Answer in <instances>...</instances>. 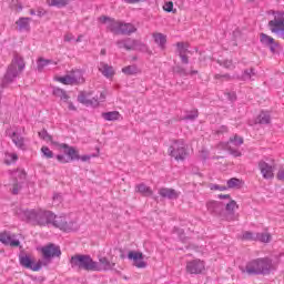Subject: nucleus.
Returning a JSON list of instances; mask_svg holds the SVG:
<instances>
[{
  "label": "nucleus",
  "instance_id": "obj_1",
  "mask_svg": "<svg viewBox=\"0 0 284 284\" xmlns=\"http://www.w3.org/2000/svg\"><path fill=\"white\" fill-rule=\"evenodd\" d=\"M276 266L272 263V260L267 257L253 260L246 265L247 274H270L274 272Z\"/></svg>",
  "mask_w": 284,
  "mask_h": 284
},
{
  "label": "nucleus",
  "instance_id": "obj_2",
  "mask_svg": "<svg viewBox=\"0 0 284 284\" xmlns=\"http://www.w3.org/2000/svg\"><path fill=\"white\" fill-rule=\"evenodd\" d=\"M71 267L75 270H84L85 272H97V261L92 260L90 255L78 254L70 260Z\"/></svg>",
  "mask_w": 284,
  "mask_h": 284
},
{
  "label": "nucleus",
  "instance_id": "obj_3",
  "mask_svg": "<svg viewBox=\"0 0 284 284\" xmlns=\"http://www.w3.org/2000/svg\"><path fill=\"white\" fill-rule=\"evenodd\" d=\"M26 69V61H23V58H14L10 65L8 67L7 73L4 75V79L7 82L14 81L17 77H19L23 70Z\"/></svg>",
  "mask_w": 284,
  "mask_h": 284
},
{
  "label": "nucleus",
  "instance_id": "obj_4",
  "mask_svg": "<svg viewBox=\"0 0 284 284\" xmlns=\"http://www.w3.org/2000/svg\"><path fill=\"white\" fill-rule=\"evenodd\" d=\"M55 81L62 83L63 85H79V83H84L85 79L83 78V71L77 69L70 71L64 77L55 78Z\"/></svg>",
  "mask_w": 284,
  "mask_h": 284
},
{
  "label": "nucleus",
  "instance_id": "obj_5",
  "mask_svg": "<svg viewBox=\"0 0 284 284\" xmlns=\"http://www.w3.org/2000/svg\"><path fill=\"white\" fill-rule=\"evenodd\" d=\"M28 216L29 221H34L38 225H48L49 223H52V221H54V213L50 211H30Z\"/></svg>",
  "mask_w": 284,
  "mask_h": 284
},
{
  "label": "nucleus",
  "instance_id": "obj_6",
  "mask_svg": "<svg viewBox=\"0 0 284 284\" xmlns=\"http://www.w3.org/2000/svg\"><path fill=\"white\" fill-rule=\"evenodd\" d=\"M51 223H53L54 227L62 230V232H77V230H79V224H77V222H68L64 216L54 215Z\"/></svg>",
  "mask_w": 284,
  "mask_h": 284
},
{
  "label": "nucleus",
  "instance_id": "obj_7",
  "mask_svg": "<svg viewBox=\"0 0 284 284\" xmlns=\"http://www.w3.org/2000/svg\"><path fill=\"white\" fill-rule=\"evenodd\" d=\"M274 19L268 21V28L273 34H278V32H284V12L276 11L273 13Z\"/></svg>",
  "mask_w": 284,
  "mask_h": 284
},
{
  "label": "nucleus",
  "instance_id": "obj_8",
  "mask_svg": "<svg viewBox=\"0 0 284 284\" xmlns=\"http://www.w3.org/2000/svg\"><path fill=\"white\" fill-rule=\"evenodd\" d=\"M52 145H55L58 150H63V152L69 156L71 161H79L81 159V155L79 154V150L74 146H70L67 143H58V142H52Z\"/></svg>",
  "mask_w": 284,
  "mask_h": 284
},
{
  "label": "nucleus",
  "instance_id": "obj_9",
  "mask_svg": "<svg viewBox=\"0 0 284 284\" xmlns=\"http://www.w3.org/2000/svg\"><path fill=\"white\" fill-rule=\"evenodd\" d=\"M38 251L41 252L45 261H50V258H54V256H61V248L54 244H48L38 248Z\"/></svg>",
  "mask_w": 284,
  "mask_h": 284
},
{
  "label": "nucleus",
  "instance_id": "obj_10",
  "mask_svg": "<svg viewBox=\"0 0 284 284\" xmlns=\"http://www.w3.org/2000/svg\"><path fill=\"white\" fill-rule=\"evenodd\" d=\"M19 261L22 267L31 270L32 272H39V270H41L42 266L41 261L34 263V258H32V256L30 255H20Z\"/></svg>",
  "mask_w": 284,
  "mask_h": 284
},
{
  "label": "nucleus",
  "instance_id": "obj_11",
  "mask_svg": "<svg viewBox=\"0 0 284 284\" xmlns=\"http://www.w3.org/2000/svg\"><path fill=\"white\" fill-rule=\"evenodd\" d=\"M170 155L175 159V161H183L187 156V151L185 150V143L175 142L171 148Z\"/></svg>",
  "mask_w": 284,
  "mask_h": 284
},
{
  "label": "nucleus",
  "instance_id": "obj_12",
  "mask_svg": "<svg viewBox=\"0 0 284 284\" xmlns=\"http://www.w3.org/2000/svg\"><path fill=\"white\" fill-rule=\"evenodd\" d=\"M128 258L129 261H132V265L138 267V270H144V267H148V262L143 261V253L139 251H130Z\"/></svg>",
  "mask_w": 284,
  "mask_h": 284
},
{
  "label": "nucleus",
  "instance_id": "obj_13",
  "mask_svg": "<svg viewBox=\"0 0 284 284\" xmlns=\"http://www.w3.org/2000/svg\"><path fill=\"white\" fill-rule=\"evenodd\" d=\"M100 23H103L106 26L111 32H114L115 34H121V26L123 24L122 22L115 21L112 18H108L105 16H102L99 18Z\"/></svg>",
  "mask_w": 284,
  "mask_h": 284
},
{
  "label": "nucleus",
  "instance_id": "obj_14",
  "mask_svg": "<svg viewBox=\"0 0 284 284\" xmlns=\"http://www.w3.org/2000/svg\"><path fill=\"white\" fill-rule=\"evenodd\" d=\"M187 274H203L205 272V262L193 260L186 263Z\"/></svg>",
  "mask_w": 284,
  "mask_h": 284
},
{
  "label": "nucleus",
  "instance_id": "obj_15",
  "mask_svg": "<svg viewBox=\"0 0 284 284\" xmlns=\"http://www.w3.org/2000/svg\"><path fill=\"white\" fill-rule=\"evenodd\" d=\"M98 260V268H95V272H108L110 270H114V267L116 266V263L112 258L100 255Z\"/></svg>",
  "mask_w": 284,
  "mask_h": 284
},
{
  "label": "nucleus",
  "instance_id": "obj_16",
  "mask_svg": "<svg viewBox=\"0 0 284 284\" xmlns=\"http://www.w3.org/2000/svg\"><path fill=\"white\" fill-rule=\"evenodd\" d=\"M119 48H125V50H145V44H142L139 40L128 39L125 41L116 42Z\"/></svg>",
  "mask_w": 284,
  "mask_h": 284
},
{
  "label": "nucleus",
  "instance_id": "obj_17",
  "mask_svg": "<svg viewBox=\"0 0 284 284\" xmlns=\"http://www.w3.org/2000/svg\"><path fill=\"white\" fill-rule=\"evenodd\" d=\"M258 170L263 179H274V164H267L265 160L258 162Z\"/></svg>",
  "mask_w": 284,
  "mask_h": 284
},
{
  "label": "nucleus",
  "instance_id": "obj_18",
  "mask_svg": "<svg viewBox=\"0 0 284 284\" xmlns=\"http://www.w3.org/2000/svg\"><path fill=\"white\" fill-rule=\"evenodd\" d=\"M92 92H83L78 97V101L83 105H99V97H92Z\"/></svg>",
  "mask_w": 284,
  "mask_h": 284
},
{
  "label": "nucleus",
  "instance_id": "obj_19",
  "mask_svg": "<svg viewBox=\"0 0 284 284\" xmlns=\"http://www.w3.org/2000/svg\"><path fill=\"white\" fill-rule=\"evenodd\" d=\"M260 41L263 45L270 48L272 52H274L275 48H277L278 45V42H276V40L272 38V36H267L265 33L260 34Z\"/></svg>",
  "mask_w": 284,
  "mask_h": 284
},
{
  "label": "nucleus",
  "instance_id": "obj_20",
  "mask_svg": "<svg viewBox=\"0 0 284 284\" xmlns=\"http://www.w3.org/2000/svg\"><path fill=\"white\" fill-rule=\"evenodd\" d=\"M0 242L4 245H10L11 247H19V245H21V242H19V240H13L12 235L8 232L0 233Z\"/></svg>",
  "mask_w": 284,
  "mask_h": 284
},
{
  "label": "nucleus",
  "instance_id": "obj_21",
  "mask_svg": "<svg viewBox=\"0 0 284 284\" xmlns=\"http://www.w3.org/2000/svg\"><path fill=\"white\" fill-rule=\"evenodd\" d=\"M160 196L162 199H170V200H176L179 196H181V193L174 189H168V187H162L159 190Z\"/></svg>",
  "mask_w": 284,
  "mask_h": 284
},
{
  "label": "nucleus",
  "instance_id": "obj_22",
  "mask_svg": "<svg viewBox=\"0 0 284 284\" xmlns=\"http://www.w3.org/2000/svg\"><path fill=\"white\" fill-rule=\"evenodd\" d=\"M98 68L99 72H101V74H103V77L106 79H112V77L115 74L114 68L108 63L101 62Z\"/></svg>",
  "mask_w": 284,
  "mask_h": 284
},
{
  "label": "nucleus",
  "instance_id": "obj_23",
  "mask_svg": "<svg viewBox=\"0 0 284 284\" xmlns=\"http://www.w3.org/2000/svg\"><path fill=\"white\" fill-rule=\"evenodd\" d=\"M236 210H239V204H236V201L231 200V202L226 204V212L232 214L231 217H227L229 221H239V215H234Z\"/></svg>",
  "mask_w": 284,
  "mask_h": 284
},
{
  "label": "nucleus",
  "instance_id": "obj_24",
  "mask_svg": "<svg viewBox=\"0 0 284 284\" xmlns=\"http://www.w3.org/2000/svg\"><path fill=\"white\" fill-rule=\"evenodd\" d=\"M102 119H104V121H119L121 113L119 111L104 112L102 113Z\"/></svg>",
  "mask_w": 284,
  "mask_h": 284
},
{
  "label": "nucleus",
  "instance_id": "obj_25",
  "mask_svg": "<svg viewBox=\"0 0 284 284\" xmlns=\"http://www.w3.org/2000/svg\"><path fill=\"white\" fill-rule=\"evenodd\" d=\"M136 32V28L132 23H122L120 28V34H132Z\"/></svg>",
  "mask_w": 284,
  "mask_h": 284
},
{
  "label": "nucleus",
  "instance_id": "obj_26",
  "mask_svg": "<svg viewBox=\"0 0 284 284\" xmlns=\"http://www.w3.org/2000/svg\"><path fill=\"white\" fill-rule=\"evenodd\" d=\"M18 30H30V18H20L16 21Z\"/></svg>",
  "mask_w": 284,
  "mask_h": 284
},
{
  "label": "nucleus",
  "instance_id": "obj_27",
  "mask_svg": "<svg viewBox=\"0 0 284 284\" xmlns=\"http://www.w3.org/2000/svg\"><path fill=\"white\" fill-rule=\"evenodd\" d=\"M136 192L143 194V196H152V189L145 184H139L135 186Z\"/></svg>",
  "mask_w": 284,
  "mask_h": 284
},
{
  "label": "nucleus",
  "instance_id": "obj_28",
  "mask_svg": "<svg viewBox=\"0 0 284 284\" xmlns=\"http://www.w3.org/2000/svg\"><path fill=\"white\" fill-rule=\"evenodd\" d=\"M72 0H47L48 6L54 8H65Z\"/></svg>",
  "mask_w": 284,
  "mask_h": 284
},
{
  "label": "nucleus",
  "instance_id": "obj_29",
  "mask_svg": "<svg viewBox=\"0 0 284 284\" xmlns=\"http://www.w3.org/2000/svg\"><path fill=\"white\" fill-rule=\"evenodd\" d=\"M153 39L160 48H165V43H168V38L163 33H154Z\"/></svg>",
  "mask_w": 284,
  "mask_h": 284
},
{
  "label": "nucleus",
  "instance_id": "obj_30",
  "mask_svg": "<svg viewBox=\"0 0 284 284\" xmlns=\"http://www.w3.org/2000/svg\"><path fill=\"white\" fill-rule=\"evenodd\" d=\"M37 63H38V70H39V72H43V69L44 68H48V65H50V64H54V65H57V62H53L52 60H48V59H43V58H39L38 59V61H37Z\"/></svg>",
  "mask_w": 284,
  "mask_h": 284
},
{
  "label": "nucleus",
  "instance_id": "obj_31",
  "mask_svg": "<svg viewBox=\"0 0 284 284\" xmlns=\"http://www.w3.org/2000/svg\"><path fill=\"white\" fill-rule=\"evenodd\" d=\"M11 140L20 150H26V143L23 142V138L21 135L13 133Z\"/></svg>",
  "mask_w": 284,
  "mask_h": 284
},
{
  "label": "nucleus",
  "instance_id": "obj_32",
  "mask_svg": "<svg viewBox=\"0 0 284 284\" xmlns=\"http://www.w3.org/2000/svg\"><path fill=\"white\" fill-rule=\"evenodd\" d=\"M206 209L212 213V214H216V212H219V210H221V202L217 201H209L206 203Z\"/></svg>",
  "mask_w": 284,
  "mask_h": 284
},
{
  "label": "nucleus",
  "instance_id": "obj_33",
  "mask_svg": "<svg viewBox=\"0 0 284 284\" xmlns=\"http://www.w3.org/2000/svg\"><path fill=\"white\" fill-rule=\"evenodd\" d=\"M123 74L128 75H134V74H140L141 70L136 65H128L122 68Z\"/></svg>",
  "mask_w": 284,
  "mask_h": 284
},
{
  "label": "nucleus",
  "instance_id": "obj_34",
  "mask_svg": "<svg viewBox=\"0 0 284 284\" xmlns=\"http://www.w3.org/2000/svg\"><path fill=\"white\" fill-rule=\"evenodd\" d=\"M255 241H260L261 243H270L272 241V234L270 233H257L255 236Z\"/></svg>",
  "mask_w": 284,
  "mask_h": 284
},
{
  "label": "nucleus",
  "instance_id": "obj_35",
  "mask_svg": "<svg viewBox=\"0 0 284 284\" xmlns=\"http://www.w3.org/2000/svg\"><path fill=\"white\" fill-rule=\"evenodd\" d=\"M243 185V181L236 178H232L231 180L227 181V187L231 190L239 189Z\"/></svg>",
  "mask_w": 284,
  "mask_h": 284
},
{
  "label": "nucleus",
  "instance_id": "obj_36",
  "mask_svg": "<svg viewBox=\"0 0 284 284\" xmlns=\"http://www.w3.org/2000/svg\"><path fill=\"white\" fill-rule=\"evenodd\" d=\"M270 121H271V118H270V113L267 112L260 113L256 119V123H262V124H267L270 123Z\"/></svg>",
  "mask_w": 284,
  "mask_h": 284
},
{
  "label": "nucleus",
  "instance_id": "obj_37",
  "mask_svg": "<svg viewBox=\"0 0 284 284\" xmlns=\"http://www.w3.org/2000/svg\"><path fill=\"white\" fill-rule=\"evenodd\" d=\"M16 161H19V155H17V153H6L4 163H7V165L16 163Z\"/></svg>",
  "mask_w": 284,
  "mask_h": 284
},
{
  "label": "nucleus",
  "instance_id": "obj_38",
  "mask_svg": "<svg viewBox=\"0 0 284 284\" xmlns=\"http://www.w3.org/2000/svg\"><path fill=\"white\" fill-rule=\"evenodd\" d=\"M217 148H219L220 150H230V151H231V154H234L235 156H241V152L232 150V145L229 144V143H223V142H221V143L217 145Z\"/></svg>",
  "mask_w": 284,
  "mask_h": 284
},
{
  "label": "nucleus",
  "instance_id": "obj_39",
  "mask_svg": "<svg viewBox=\"0 0 284 284\" xmlns=\"http://www.w3.org/2000/svg\"><path fill=\"white\" fill-rule=\"evenodd\" d=\"M178 53L179 54H187V48L189 45L184 42H178L176 43Z\"/></svg>",
  "mask_w": 284,
  "mask_h": 284
},
{
  "label": "nucleus",
  "instance_id": "obj_40",
  "mask_svg": "<svg viewBox=\"0 0 284 284\" xmlns=\"http://www.w3.org/2000/svg\"><path fill=\"white\" fill-rule=\"evenodd\" d=\"M41 152L45 159H54V152L48 146H42Z\"/></svg>",
  "mask_w": 284,
  "mask_h": 284
},
{
  "label": "nucleus",
  "instance_id": "obj_41",
  "mask_svg": "<svg viewBox=\"0 0 284 284\" xmlns=\"http://www.w3.org/2000/svg\"><path fill=\"white\" fill-rule=\"evenodd\" d=\"M39 136L40 139H43V141H49L51 144L54 143L52 135H50L45 130L40 131Z\"/></svg>",
  "mask_w": 284,
  "mask_h": 284
},
{
  "label": "nucleus",
  "instance_id": "obj_42",
  "mask_svg": "<svg viewBox=\"0 0 284 284\" xmlns=\"http://www.w3.org/2000/svg\"><path fill=\"white\" fill-rule=\"evenodd\" d=\"M54 94H57L58 97H60L61 101H65L68 102L70 97L68 95V93H65V91L61 90V89H57L54 91Z\"/></svg>",
  "mask_w": 284,
  "mask_h": 284
},
{
  "label": "nucleus",
  "instance_id": "obj_43",
  "mask_svg": "<svg viewBox=\"0 0 284 284\" xmlns=\"http://www.w3.org/2000/svg\"><path fill=\"white\" fill-rule=\"evenodd\" d=\"M230 145L231 148L232 145H234L235 148L243 145V138L234 136V139L230 140Z\"/></svg>",
  "mask_w": 284,
  "mask_h": 284
},
{
  "label": "nucleus",
  "instance_id": "obj_44",
  "mask_svg": "<svg viewBox=\"0 0 284 284\" xmlns=\"http://www.w3.org/2000/svg\"><path fill=\"white\" fill-rule=\"evenodd\" d=\"M243 241H256V237H254V234L250 231H246L242 234Z\"/></svg>",
  "mask_w": 284,
  "mask_h": 284
},
{
  "label": "nucleus",
  "instance_id": "obj_45",
  "mask_svg": "<svg viewBox=\"0 0 284 284\" xmlns=\"http://www.w3.org/2000/svg\"><path fill=\"white\" fill-rule=\"evenodd\" d=\"M11 8L16 12H21V10H23V6L21 3H19V0H12Z\"/></svg>",
  "mask_w": 284,
  "mask_h": 284
},
{
  "label": "nucleus",
  "instance_id": "obj_46",
  "mask_svg": "<svg viewBox=\"0 0 284 284\" xmlns=\"http://www.w3.org/2000/svg\"><path fill=\"white\" fill-rule=\"evenodd\" d=\"M173 8H174V2H172V1H169V2H166V3L163 6V10H164L165 12H172Z\"/></svg>",
  "mask_w": 284,
  "mask_h": 284
},
{
  "label": "nucleus",
  "instance_id": "obj_47",
  "mask_svg": "<svg viewBox=\"0 0 284 284\" xmlns=\"http://www.w3.org/2000/svg\"><path fill=\"white\" fill-rule=\"evenodd\" d=\"M182 63H184L185 65H187L190 63V59L187 58V53H180L179 54Z\"/></svg>",
  "mask_w": 284,
  "mask_h": 284
},
{
  "label": "nucleus",
  "instance_id": "obj_48",
  "mask_svg": "<svg viewBox=\"0 0 284 284\" xmlns=\"http://www.w3.org/2000/svg\"><path fill=\"white\" fill-rule=\"evenodd\" d=\"M36 14H37L38 17H45V14H48V11H45V9H43V8H38V9L36 10Z\"/></svg>",
  "mask_w": 284,
  "mask_h": 284
},
{
  "label": "nucleus",
  "instance_id": "obj_49",
  "mask_svg": "<svg viewBox=\"0 0 284 284\" xmlns=\"http://www.w3.org/2000/svg\"><path fill=\"white\" fill-rule=\"evenodd\" d=\"M211 190H219L220 192H225V190H227V186L214 184L213 186H211Z\"/></svg>",
  "mask_w": 284,
  "mask_h": 284
},
{
  "label": "nucleus",
  "instance_id": "obj_50",
  "mask_svg": "<svg viewBox=\"0 0 284 284\" xmlns=\"http://www.w3.org/2000/svg\"><path fill=\"white\" fill-rule=\"evenodd\" d=\"M73 40H74V34H72V33H65L64 34V41L67 43H70V41H73Z\"/></svg>",
  "mask_w": 284,
  "mask_h": 284
},
{
  "label": "nucleus",
  "instance_id": "obj_51",
  "mask_svg": "<svg viewBox=\"0 0 284 284\" xmlns=\"http://www.w3.org/2000/svg\"><path fill=\"white\" fill-rule=\"evenodd\" d=\"M57 160L59 161V163H70V161L61 154L57 155Z\"/></svg>",
  "mask_w": 284,
  "mask_h": 284
},
{
  "label": "nucleus",
  "instance_id": "obj_52",
  "mask_svg": "<svg viewBox=\"0 0 284 284\" xmlns=\"http://www.w3.org/2000/svg\"><path fill=\"white\" fill-rule=\"evenodd\" d=\"M108 97V91L103 90L101 93H100V97L98 98V103L99 101H105V98Z\"/></svg>",
  "mask_w": 284,
  "mask_h": 284
},
{
  "label": "nucleus",
  "instance_id": "obj_53",
  "mask_svg": "<svg viewBox=\"0 0 284 284\" xmlns=\"http://www.w3.org/2000/svg\"><path fill=\"white\" fill-rule=\"evenodd\" d=\"M224 67L230 70V69L234 68V64L232 63V61L226 60V61H224Z\"/></svg>",
  "mask_w": 284,
  "mask_h": 284
},
{
  "label": "nucleus",
  "instance_id": "obj_54",
  "mask_svg": "<svg viewBox=\"0 0 284 284\" xmlns=\"http://www.w3.org/2000/svg\"><path fill=\"white\" fill-rule=\"evenodd\" d=\"M90 159H92L90 155H81L79 158L80 161H83L84 163H87L88 161H90Z\"/></svg>",
  "mask_w": 284,
  "mask_h": 284
},
{
  "label": "nucleus",
  "instance_id": "obj_55",
  "mask_svg": "<svg viewBox=\"0 0 284 284\" xmlns=\"http://www.w3.org/2000/svg\"><path fill=\"white\" fill-rule=\"evenodd\" d=\"M277 179L282 181L284 179V170H280L277 173Z\"/></svg>",
  "mask_w": 284,
  "mask_h": 284
},
{
  "label": "nucleus",
  "instance_id": "obj_56",
  "mask_svg": "<svg viewBox=\"0 0 284 284\" xmlns=\"http://www.w3.org/2000/svg\"><path fill=\"white\" fill-rule=\"evenodd\" d=\"M214 79H226V80H230V77L227 74H225V75L215 74Z\"/></svg>",
  "mask_w": 284,
  "mask_h": 284
},
{
  "label": "nucleus",
  "instance_id": "obj_57",
  "mask_svg": "<svg viewBox=\"0 0 284 284\" xmlns=\"http://www.w3.org/2000/svg\"><path fill=\"white\" fill-rule=\"evenodd\" d=\"M68 109L69 110H77V106H74V104H72V102H68Z\"/></svg>",
  "mask_w": 284,
  "mask_h": 284
},
{
  "label": "nucleus",
  "instance_id": "obj_58",
  "mask_svg": "<svg viewBox=\"0 0 284 284\" xmlns=\"http://www.w3.org/2000/svg\"><path fill=\"white\" fill-rule=\"evenodd\" d=\"M125 3H139L141 0H124Z\"/></svg>",
  "mask_w": 284,
  "mask_h": 284
},
{
  "label": "nucleus",
  "instance_id": "obj_59",
  "mask_svg": "<svg viewBox=\"0 0 284 284\" xmlns=\"http://www.w3.org/2000/svg\"><path fill=\"white\" fill-rule=\"evenodd\" d=\"M219 199H230V194H220Z\"/></svg>",
  "mask_w": 284,
  "mask_h": 284
},
{
  "label": "nucleus",
  "instance_id": "obj_60",
  "mask_svg": "<svg viewBox=\"0 0 284 284\" xmlns=\"http://www.w3.org/2000/svg\"><path fill=\"white\" fill-rule=\"evenodd\" d=\"M29 14H31L32 17H34V14H37V11L34 9L29 10Z\"/></svg>",
  "mask_w": 284,
  "mask_h": 284
},
{
  "label": "nucleus",
  "instance_id": "obj_61",
  "mask_svg": "<svg viewBox=\"0 0 284 284\" xmlns=\"http://www.w3.org/2000/svg\"><path fill=\"white\" fill-rule=\"evenodd\" d=\"M83 36H79L78 39L75 40L77 43H81V39H82Z\"/></svg>",
  "mask_w": 284,
  "mask_h": 284
},
{
  "label": "nucleus",
  "instance_id": "obj_62",
  "mask_svg": "<svg viewBox=\"0 0 284 284\" xmlns=\"http://www.w3.org/2000/svg\"><path fill=\"white\" fill-rule=\"evenodd\" d=\"M18 193V189H17V185L13 186V194H17Z\"/></svg>",
  "mask_w": 284,
  "mask_h": 284
},
{
  "label": "nucleus",
  "instance_id": "obj_63",
  "mask_svg": "<svg viewBox=\"0 0 284 284\" xmlns=\"http://www.w3.org/2000/svg\"><path fill=\"white\" fill-rule=\"evenodd\" d=\"M203 158L205 159L207 156V151H202Z\"/></svg>",
  "mask_w": 284,
  "mask_h": 284
},
{
  "label": "nucleus",
  "instance_id": "obj_64",
  "mask_svg": "<svg viewBox=\"0 0 284 284\" xmlns=\"http://www.w3.org/2000/svg\"><path fill=\"white\" fill-rule=\"evenodd\" d=\"M224 131L227 132V128H224Z\"/></svg>",
  "mask_w": 284,
  "mask_h": 284
}]
</instances>
